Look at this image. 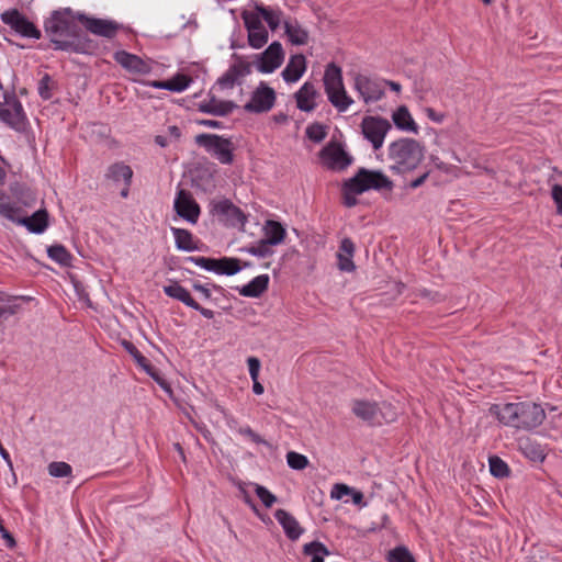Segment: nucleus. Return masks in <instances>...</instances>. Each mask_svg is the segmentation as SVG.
<instances>
[{"label":"nucleus","instance_id":"obj_38","mask_svg":"<svg viewBox=\"0 0 562 562\" xmlns=\"http://www.w3.org/2000/svg\"><path fill=\"white\" fill-rule=\"evenodd\" d=\"M244 250L260 258H267L273 255L272 245L265 239L259 240L256 245L247 247Z\"/></svg>","mask_w":562,"mask_h":562},{"label":"nucleus","instance_id":"obj_62","mask_svg":"<svg viewBox=\"0 0 562 562\" xmlns=\"http://www.w3.org/2000/svg\"><path fill=\"white\" fill-rule=\"evenodd\" d=\"M429 176V172H425L423 173L420 177H418L417 179L413 180L411 183H409V187L412 189H416L418 187H420L425 181L426 179L428 178Z\"/></svg>","mask_w":562,"mask_h":562},{"label":"nucleus","instance_id":"obj_59","mask_svg":"<svg viewBox=\"0 0 562 562\" xmlns=\"http://www.w3.org/2000/svg\"><path fill=\"white\" fill-rule=\"evenodd\" d=\"M191 308L200 312L201 315L204 316L205 318L211 319L214 317V312L212 310L202 307L196 301H195V304L191 305Z\"/></svg>","mask_w":562,"mask_h":562},{"label":"nucleus","instance_id":"obj_43","mask_svg":"<svg viewBox=\"0 0 562 562\" xmlns=\"http://www.w3.org/2000/svg\"><path fill=\"white\" fill-rule=\"evenodd\" d=\"M389 562H415L414 557L405 547H397L389 552Z\"/></svg>","mask_w":562,"mask_h":562},{"label":"nucleus","instance_id":"obj_57","mask_svg":"<svg viewBox=\"0 0 562 562\" xmlns=\"http://www.w3.org/2000/svg\"><path fill=\"white\" fill-rule=\"evenodd\" d=\"M0 533H1L2 538L5 540L7 546L9 548L15 547L16 543H15L13 536L4 528L3 525L0 526Z\"/></svg>","mask_w":562,"mask_h":562},{"label":"nucleus","instance_id":"obj_2","mask_svg":"<svg viewBox=\"0 0 562 562\" xmlns=\"http://www.w3.org/2000/svg\"><path fill=\"white\" fill-rule=\"evenodd\" d=\"M497 416L504 425L518 429H532L542 424L546 413L539 404L519 402L503 405Z\"/></svg>","mask_w":562,"mask_h":562},{"label":"nucleus","instance_id":"obj_25","mask_svg":"<svg viewBox=\"0 0 562 562\" xmlns=\"http://www.w3.org/2000/svg\"><path fill=\"white\" fill-rule=\"evenodd\" d=\"M236 104L232 101H218L215 98L210 99L206 102H202L199 105V110L204 113L212 115L225 116L229 114Z\"/></svg>","mask_w":562,"mask_h":562},{"label":"nucleus","instance_id":"obj_46","mask_svg":"<svg viewBox=\"0 0 562 562\" xmlns=\"http://www.w3.org/2000/svg\"><path fill=\"white\" fill-rule=\"evenodd\" d=\"M241 18L244 20L245 26L248 32H250L252 30L258 31L259 27L263 26V24L261 23V16L257 11L256 12L244 11L241 13Z\"/></svg>","mask_w":562,"mask_h":562},{"label":"nucleus","instance_id":"obj_13","mask_svg":"<svg viewBox=\"0 0 562 562\" xmlns=\"http://www.w3.org/2000/svg\"><path fill=\"white\" fill-rule=\"evenodd\" d=\"M173 209L178 216L191 224H196L201 210L192 194L181 189L175 199Z\"/></svg>","mask_w":562,"mask_h":562},{"label":"nucleus","instance_id":"obj_15","mask_svg":"<svg viewBox=\"0 0 562 562\" xmlns=\"http://www.w3.org/2000/svg\"><path fill=\"white\" fill-rule=\"evenodd\" d=\"M212 213L229 225L245 224L247 220L241 210L227 199L212 203Z\"/></svg>","mask_w":562,"mask_h":562},{"label":"nucleus","instance_id":"obj_40","mask_svg":"<svg viewBox=\"0 0 562 562\" xmlns=\"http://www.w3.org/2000/svg\"><path fill=\"white\" fill-rule=\"evenodd\" d=\"M268 42V31L265 26L248 32V43L254 48H261Z\"/></svg>","mask_w":562,"mask_h":562},{"label":"nucleus","instance_id":"obj_16","mask_svg":"<svg viewBox=\"0 0 562 562\" xmlns=\"http://www.w3.org/2000/svg\"><path fill=\"white\" fill-rule=\"evenodd\" d=\"M284 58L282 45L279 42L271 43L261 54L260 61L257 66L260 72L269 74L281 66Z\"/></svg>","mask_w":562,"mask_h":562},{"label":"nucleus","instance_id":"obj_48","mask_svg":"<svg viewBox=\"0 0 562 562\" xmlns=\"http://www.w3.org/2000/svg\"><path fill=\"white\" fill-rule=\"evenodd\" d=\"M140 368L145 370L165 391L171 392L169 383L162 378L160 372L150 364L149 361Z\"/></svg>","mask_w":562,"mask_h":562},{"label":"nucleus","instance_id":"obj_36","mask_svg":"<svg viewBox=\"0 0 562 562\" xmlns=\"http://www.w3.org/2000/svg\"><path fill=\"white\" fill-rule=\"evenodd\" d=\"M19 207H15L9 202V199L4 194H0V215L10 220L11 222L20 221Z\"/></svg>","mask_w":562,"mask_h":562},{"label":"nucleus","instance_id":"obj_49","mask_svg":"<svg viewBox=\"0 0 562 562\" xmlns=\"http://www.w3.org/2000/svg\"><path fill=\"white\" fill-rule=\"evenodd\" d=\"M255 492L267 508H270L277 502V497L262 485H256Z\"/></svg>","mask_w":562,"mask_h":562},{"label":"nucleus","instance_id":"obj_22","mask_svg":"<svg viewBox=\"0 0 562 562\" xmlns=\"http://www.w3.org/2000/svg\"><path fill=\"white\" fill-rule=\"evenodd\" d=\"M355 244L350 238H344L339 246V251L337 254L338 268L341 271L351 272L356 269L352 257L355 255Z\"/></svg>","mask_w":562,"mask_h":562},{"label":"nucleus","instance_id":"obj_17","mask_svg":"<svg viewBox=\"0 0 562 562\" xmlns=\"http://www.w3.org/2000/svg\"><path fill=\"white\" fill-rule=\"evenodd\" d=\"M250 71L251 65L239 59L237 63L232 65L222 77L218 78L217 83L222 89H231L235 83H238L240 79L249 75Z\"/></svg>","mask_w":562,"mask_h":562},{"label":"nucleus","instance_id":"obj_54","mask_svg":"<svg viewBox=\"0 0 562 562\" xmlns=\"http://www.w3.org/2000/svg\"><path fill=\"white\" fill-rule=\"evenodd\" d=\"M249 374L252 381H256V379L259 378V371H260V361L256 357H249L247 359Z\"/></svg>","mask_w":562,"mask_h":562},{"label":"nucleus","instance_id":"obj_58","mask_svg":"<svg viewBox=\"0 0 562 562\" xmlns=\"http://www.w3.org/2000/svg\"><path fill=\"white\" fill-rule=\"evenodd\" d=\"M352 192H349L344 186V203L346 206L351 207L357 204V199Z\"/></svg>","mask_w":562,"mask_h":562},{"label":"nucleus","instance_id":"obj_61","mask_svg":"<svg viewBox=\"0 0 562 562\" xmlns=\"http://www.w3.org/2000/svg\"><path fill=\"white\" fill-rule=\"evenodd\" d=\"M199 124L211 128H220L223 126L222 122L216 120H201Z\"/></svg>","mask_w":562,"mask_h":562},{"label":"nucleus","instance_id":"obj_8","mask_svg":"<svg viewBox=\"0 0 562 562\" xmlns=\"http://www.w3.org/2000/svg\"><path fill=\"white\" fill-rule=\"evenodd\" d=\"M361 133L371 143L373 149L378 150L383 146L384 138L392 128L391 123L381 116H364L361 121Z\"/></svg>","mask_w":562,"mask_h":562},{"label":"nucleus","instance_id":"obj_63","mask_svg":"<svg viewBox=\"0 0 562 562\" xmlns=\"http://www.w3.org/2000/svg\"><path fill=\"white\" fill-rule=\"evenodd\" d=\"M352 496V502L356 505H361L363 503V494L360 491H356L352 488V492L349 493Z\"/></svg>","mask_w":562,"mask_h":562},{"label":"nucleus","instance_id":"obj_37","mask_svg":"<svg viewBox=\"0 0 562 562\" xmlns=\"http://www.w3.org/2000/svg\"><path fill=\"white\" fill-rule=\"evenodd\" d=\"M56 83L48 74H45L38 82V94L43 100H49L53 97V90Z\"/></svg>","mask_w":562,"mask_h":562},{"label":"nucleus","instance_id":"obj_6","mask_svg":"<svg viewBox=\"0 0 562 562\" xmlns=\"http://www.w3.org/2000/svg\"><path fill=\"white\" fill-rule=\"evenodd\" d=\"M0 120L16 132L26 130L27 117L14 92H4L3 102H0Z\"/></svg>","mask_w":562,"mask_h":562},{"label":"nucleus","instance_id":"obj_35","mask_svg":"<svg viewBox=\"0 0 562 562\" xmlns=\"http://www.w3.org/2000/svg\"><path fill=\"white\" fill-rule=\"evenodd\" d=\"M48 257L57 263L69 267L71 265V255L63 245H53L47 249Z\"/></svg>","mask_w":562,"mask_h":562},{"label":"nucleus","instance_id":"obj_5","mask_svg":"<svg viewBox=\"0 0 562 562\" xmlns=\"http://www.w3.org/2000/svg\"><path fill=\"white\" fill-rule=\"evenodd\" d=\"M345 187L353 194H361L369 190L393 189V182L380 170L360 168L357 173L345 182Z\"/></svg>","mask_w":562,"mask_h":562},{"label":"nucleus","instance_id":"obj_53","mask_svg":"<svg viewBox=\"0 0 562 562\" xmlns=\"http://www.w3.org/2000/svg\"><path fill=\"white\" fill-rule=\"evenodd\" d=\"M352 492V488L346 484L337 483L334 485L330 496L335 499H341L345 495H349Z\"/></svg>","mask_w":562,"mask_h":562},{"label":"nucleus","instance_id":"obj_52","mask_svg":"<svg viewBox=\"0 0 562 562\" xmlns=\"http://www.w3.org/2000/svg\"><path fill=\"white\" fill-rule=\"evenodd\" d=\"M189 260L207 271H213L216 263L215 259L206 257H190Z\"/></svg>","mask_w":562,"mask_h":562},{"label":"nucleus","instance_id":"obj_29","mask_svg":"<svg viewBox=\"0 0 562 562\" xmlns=\"http://www.w3.org/2000/svg\"><path fill=\"white\" fill-rule=\"evenodd\" d=\"M285 229L277 221H267L265 225V240L272 246L279 245L284 240Z\"/></svg>","mask_w":562,"mask_h":562},{"label":"nucleus","instance_id":"obj_18","mask_svg":"<svg viewBox=\"0 0 562 562\" xmlns=\"http://www.w3.org/2000/svg\"><path fill=\"white\" fill-rule=\"evenodd\" d=\"M274 517L282 526L285 536L290 540L295 541L303 535L304 528L301 527L296 518L285 509H277Z\"/></svg>","mask_w":562,"mask_h":562},{"label":"nucleus","instance_id":"obj_60","mask_svg":"<svg viewBox=\"0 0 562 562\" xmlns=\"http://www.w3.org/2000/svg\"><path fill=\"white\" fill-rule=\"evenodd\" d=\"M426 114L430 120L438 123H440L443 120V114H438L432 108H427Z\"/></svg>","mask_w":562,"mask_h":562},{"label":"nucleus","instance_id":"obj_26","mask_svg":"<svg viewBox=\"0 0 562 562\" xmlns=\"http://www.w3.org/2000/svg\"><path fill=\"white\" fill-rule=\"evenodd\" d=\"M395 126L405 132L418 133V126L413 120L408 109L405 105L400 106L392 115Z\"/></svg>","mask_w":562,"mask_h":562},{"label":"nucleus","instance_id":"obj_28","mask_svg":"<svg viewBox=\"0 0 562 562\" xmlns=\"http://www.w3.org/2000/svg\"><path fill=\"white\" fill-rule=\"evenodd\" d=\"M284 32L293 45H305L308 42V32L296 21H284Z\"/></svg>","mask_w":562,"mask_h":562},{"label":"nucleus","instance_id":"obj_39","mask_svg":"<svg viewBox=\"0 0 562 562\" xmlns=\"http://www.w3.org/2000/svg\"><path fill=\"white\" fill-rule=\"evenodd\" d=\"M491 474L495 477H506L509 474L508 465L496 456H493L488 460Z\"/></svg>","mask_w":562,"mask_h":562},{"label":"nucleus","instance_id":"obj_33","mask_svg":"<svg viewBox=\"0 0 562 562\" xmlns=\"http://www.w3.org/2000/svg\"><path fill=\"white\" fill-rule=\"evenodd\" d=\"M255 10L260 14L261 19L267 22L272 31H276L279 27L282 18L281 10L271 9L262 4H256Z\"/></svg>","mask_w":562,"mask_h":562},{"label":"nucleus","instance_id":"obj_32","mask_svg":"<svg viewBox=\"0 0 562 562\" xmlns=\"http://www.w3.org/2000/svg\"><path fill=\"white\" fill-rule=\"evenodd\" d=\"M164 292L168 296L182 302L189 307L195 304V301L192 299L189 291L182 285H180L178 282H172L171 284L164 286Z\"/></svg>","mask_w":562,"mask_h":562},{"label":"nucleus","instance_id":"obj_50","mask_svg":"<svg viewBox=\"0 0 562 562\" xmlns=\"http://www.w3.org/2000/svg\"><path fill=\"white\" fill-rule=\"evenodd\" d=\"M122 346L124 347V349L134 358V360L136 361V363L139 366V367H143L145 366V363L148 362L147 358L144 357L139 351L138 349L134 346L133 342L131 341H127V340H123L122 341Z\"/></svg>","mask_w":562,"mask_h":562},{"label":"nucleus","instance_id":"obj_27","mask_svg":"<svg viewBox=\"0 0 562 562\" xmlns=\"http://www.w3.org/2000/svg\"><path fill=\"white\" fill-rule=\"evenodd\" d=\"M269 284V277L267 274H260L254 278L248 284L244 285L239 290V294L246 297H259L267 289Z\"/></svg>","mask_w":562,"mask_h":562},{"label":"nucleus","instance_id":"obj_10","mask_svg":"<svg viewBox=\"0 0 562 562\" xmlns=\"http://www.w3.org/2000/svg\"><path fill=\"white\" fill-rule=\"evenodd\" d=\"M1 21L23 37L40 40L41 31L18 9H9L1 13Z\"/></svg>","mask_w":562,"mask_h":562},{"label":"nucleus","instance_id":"obj_45","mask_svg":"<svg viewBox=\"0 0 562 562\" xmlns=\"http://www.w3.org/2000/svg\"><path fill=\"white\" fill-rule=\"evenodd\" d=\"M326 135V127L321 123H313L306 128V136L315 143H321L325 139Z\"/></svg>","mask_w":562,"mask_h":562},{"label":"nucleus","instance_id":"obj_19","mask_svg":"<svg viewBox=\"0 0 562 562\" xmlns=\"http://www.w3.org/2000/svg\"><path fill=\"white\" fill-rule=\"evenodd\" d=\"M352 413L363 422L380 425L378 403L356 400L352 403Z\"/></svg>","mask_w":562,"mask_h":562},{"label":"nucleus","instance_id":"obj_4","mask_svg":"<svg viewBox=\"0 0 562 562\" xmlns=\"http://www.w3.org/2000/svg\"><path fill=\"white\" fill-rule=\"evenodd\" d=\"M323 81L329 102L339 112H345L353 103V100L347 94L344 87L341 68L335 63L328 64Z\"/></svg>","mask_w":562,"mask_h":562},{"label":"nucleus","instance_id":"obj_20","mask_svg":"<svg viewBox=\"0 0 562 562\" xmlns=\"http://www.w3.org/2000/svg\"><path fill=\"white\" fill-rule=\"evenodd\" d=\"M114 59L128 71L135 74H146L149 71V66L140 57L125 50L116 52Z\"/></svg>","mask_w":562,"mask_h":562},{"label":"nucleus","instance_id":"obj_44","mask_svg":"<svg viewBox=\"0 0 562 562\" xmlns=\"http://www.w3.org/2000/svg\"><path fill=\"white\" fill-rule=\"evenodd\" d=\"M286 462L293 470H303L308 465V459L304 454L294 451L286 453Z\"/></svg>","mask_w":562,"mask_h":562},{"label":"nucleus","instance_id":"obj_56","mask_svg":"<svg viewBox=\"0 0 562 562\" xmlns=\"http://www.w3.org/2000/svg\"><path fill=\"white\" fill-rule=\"evenodd\" d=\"M238 431L240 435L247 436L255 443H266V441L260 437V435L255 432L250 427L240 428Z\"/></svg>","mask_w":562,"mask_h":562},{"label":"nucleus","instance_id":"obj_12","mask_svg":"<svg viewBox=\"0 0 562 562\" xmlns=\"http://www.w3.org/2000/svg\"><path fill=\"white\" fill-rule=\"evenodd\" d=\"M276 102V92L265 82L252 92L251 99L244 105L245 111L249 113H263L272 109Z\"/></svg>","mask_w":562,"mask_h":562},{"label":"nucleus","instance_id":"obj_11","mask_svg":"<svg viewBox=\"0 0 562 562\" xmlns=\"http://www.w3.org/2000/svg\"><path fill=\"white\" fill-rule=\"evenodd\" d=\"M77 19L88 32L105 38H113L122 29V25L115 21L91 18L83 13H78Z\"/></svg>","mask_w":562,"mask_h":562},{"label":"nucleus","instance_id":"obj_64","mask_svg":"<svg viewBox=\"0 0 562 562\" xmlns=\"http://www.w3.org/2000/svg\"><path fill=\"white\" fill-rule=\"evenodd\" d=\"M193 289H194L195 291L201 292V293H202V295H203L205 299H210V297H211V291H210L206 286H204V285H202V284H199V283H194V284H193Z\"/></svg>","mask_w":562,"mask_h":562},{"label":"nucleus","instance_id":"obj_42","mask_svg":"<svg viewBox=\"0 0 562 562\" xmlns=\"http://www.w3.org/2000/svg\"><path fill=\"white\" fill-rule=\"evenodd\" d=\"M190 82H191L190 77L182 75V74H178L175 77H172L171 79L167 80V90L180 92V91H183L184 89H187L189 87Z\"/></svg>","mask_w":562,"mask_h":562},{"label":"nucleus","instance_id":"obj_3","mask_svg":"<svg viewBox=\"0 0 562 562\" xmlns=\"http://www.w3.org/2000/svg\"><path fill=\"white\" fill-rule=\"evenodd\" d=\"M390 168L398 173L414 170L423 160L424 151L419 142L400 138L389 146Z\"/></svg>","mask_w":562,"mask_h":562},{"label":"nucleus","instance_id":"obj_31","mask_svg":"<svg viewBox=\"0 0 562 562\" xmlns=\"http://www.w3.org/2000/svg\"><path fill=\"white\" fill-rule=\"evenodd\" d=\"M106 177L115 182L123 180L126 186H130L133 177V170L130 166L123 162H116L109 167Z\"/></svg>","mask_w":562,"mask_h":562},{"label":"nucleus","instance_id":"obj_30","mask_svg":"<svg viewBox=\"0 0 562 562\" xmlns=\"http://www.w3.org/2000/svg\"><path fill=\"white\" fill-rule=\"evenodd\" d=\"M171 231L178 249L184 251H193L198 249L193 240V235L191 234L190 231L176 227H172Z\"/></svg>","mask_w":562,"mask_h":562},{"label":"nucleus","instance_id":"obj_9","mask_svg":"<svg viewBox=\"0 0 562 562\" xmlns=\"http://www.w3.org/2000/svg\"><path fill=\"white\" fill-rule=\"evenodd\" d=\"M319 158L325 168L334 171L345 170L353 160L342 145L336 142H329L319 151Z\"/></svg>","mask_w":562,"mask_h":562},{"label":"nucleus","instance_id":"obj_47","mask_svg":"<svg viewBox=\"0 0 562 562\" xmlns=\"http://www.w3.org/2000/svg\"><path fill=\"white\" fill-rule=\"evenodd\" d=\"M48 473L54 477H66L71 474V467L66 462H52L48 464Z\"/></svg>","mask_w":562,"mask_h":562},{"label":"nucleus","instance_id":"obj_21","mask_svg":"<svg viewBox=\"0 0 562 562\" xmlns=\"http://www.w3.org/2000/svg\"><path fill=\"white\" fill-rule=\"evenodd\" d=\"M317 95L318 92L315 86L312 82H305L294 94L296 106L304 112L313 111L316 106L315 99Z\"/></svg>","mask_w":562,"mask_h":562},{"label":"nucleus","instance_id":"obj_55","mask_svg":"<svg viewBox=\"0 0 562 562\" xmlns=\"http://www.w3.org/2000/svg\"><path fill=\"white\" fill-rule=\"evenodd\" d=\"M552 199L557 204V212L562 214V186L554 184L552 187Z\"/></svg>","mask_w":562,"mask_h":562},{"label":"nucleus","instance_id":"obj_14","mask_svg":"<svg viewBox=\"0 0 562 562\" xmlns=\"http://www.w3.org/2000/svg\"><path fill=\"white\" fill-rule=\"evenodd\" d=\"M353 80L355 89L366 104L376 102L384 97V90L379 81L361 74H357Z\"/></svg>","mask_w":562,"mask_h":562},{"label":"nucleus","instance_id":"obj_41","mask_svg":"<svg viewBox=\"0 0 562 562\" xmlns=\"http://www.w3.org/2000/svg\"><path fill=\"white\" fill-rule=\"evenodd\" d=\"M378 408L380 425L382 423H392L397 418V412L392 404L382 402L378 404Z\"/></svg>","mask_w":562,"mask_h":562},{"label":"nucleus","instance_id":"obj_23","mask_svg":"<svg viewBox=\"0 0 562 562\" xmlns=\"http://www.w3.org/2000/svg\"><path fill=\"white\" fill-rule=\"evenodd\" d=\"M306 69V59L302 54L291 56L288 65L282 71V77L286 82L297 81Z\"/></svg>","mask_w":562,"mask_h":562},{"label":"nucleus","instance_id":"obj_34","mask_svg":"<svg viewBox=\"0 0 562 562\" xmlns=\"http://www.w3.org/2000/svg\"><path fill=\"white\" fill-rule=\"evenodd\" d=\"M303 553L311 555V562H324V557L329 554L327 547L319 541H312L303 546Z\"/></svg>","mask_w":562,"mask_h":562},{"label":"nucleus","instance_id":"obj_24","mask_svg":"<svg viewBox=\"0 0 562 562\" xmlns=\"http://www.w3.org/2000/svg\"><path fill=\"white\" fill-rule=\"evenodd\" d=\"M14 223L23 224L32 233H43L48 225V213L46 210H38L30 217H21Z\"/></svg>","mask_w":562,"mask_h":562},{"label":"nucleus","instance_id":"obj_1","mask_svg":"<svg viewBox=\"0 0 562 562\" xmlns=\"http://www.w3.org/2000/svg\"><path fill=\"white\" fill-rule=\"evenodd\" d=\"M77 14L71 9L55 10L44 22V30L55 49L87 54L93 49V41L77 24Z\"/></svg>","mask_w":562,"mask_h":562},{"label":"nucleus","instance_id":"obj_7","mask_svg":"<svg viewBox=\"0 0 562 562\" xmlns=\"http://www.w3.org/2000/svg\"><path fill=\"white\" fill-rule=\"evenodd\" d=\"M195 143L215 156L221 164L231 165L234 161V146L228 138L216 134H199Z\"/></svg>","mask_w":562,"mask_h":562},{"label":"nucleus","instance_id":"obj_51","mask_svg":"<svg viewBox=\"0 0 562 562\" xmlns=\"http://www.w3.org/2000/svg\"><path fill=\"white\" fill-rule=\"evenodd\" d=\"M239 260L236 258L225 257L223 274L233 276L240 270Z\"/></svg>","mask_w":562,"mask_h":562}]
</instances>
